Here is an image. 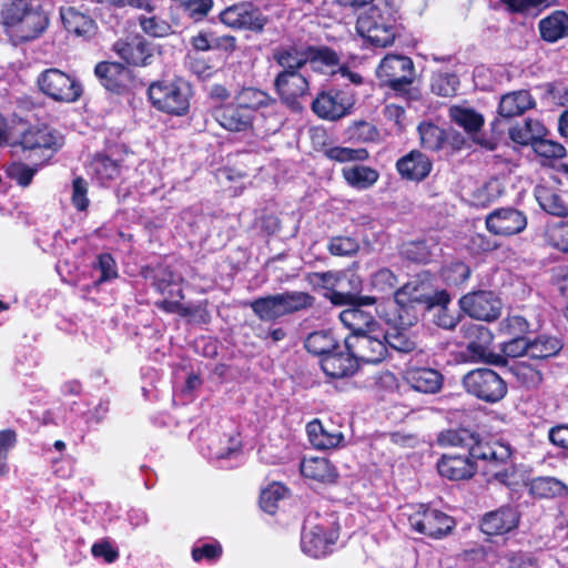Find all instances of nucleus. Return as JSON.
<instances>
[{
	"instance_id": "1",
	"label": "nucleus",
	"mask_w": 568,
	"mask_h": 568,
	"mask_svg": "<svg viewBox=\"0 0 568 568\" xmlns=\"http://www.w3.org/2000/svg\"><path fill=\"white\" fill-rule=\"evenodd\" d=\"M348 284L353 291H332L328 298L335 305H349L351 307L339 313V320L349 331V335H359L367 332H376L379 324L374 316L362 310L363 305H373L376 298L362 296L357 292L361 288V278L355 274L348 277Z\"/></svg>"
},
{
	"instance_id": "2",
	"label": "nucleus",
	"mask_w": 568,
	"mask_h": 568,
	"mask_svg": "<svg viewBox=\"0 0 568 568\" xmlns=\"http://www.w3.org/2000/svg\"><path fill=\"white\" fill-rule=\"evenodd\" d=\"M314 301V296L306 292L287 291L255 298L250 303V307L260 320L275 321L312 307Z\"/></svg>"
},
{
	"instance_id": "3",
	"label": "nucleus",
	"mask_w": 568,
	"mask_h": 568,
	"mask_svg": "<svg viewBox=\"0 0 568 568\" xmlns=\"http://www.w3.org/2000/svg\"><path fill=\"white\" fill-rule=\"evenodd\" d=\"M152 105L171 115H184L190 108L191 87L182 79L153 82L148 89Z\"/></svg>"
},
{
	"instance_id": "4",
	"label": "nucleus",
	"mask_w": 568,
	"mask_h": 568,
	"mask_svg": "<svg viewBox=\"0 0 568 568\" xmlns=\"http://www.w3.org/2000/svg\"><path fill=\"white\" fill-rule=\"evenodd\" d=\"M395 19L386 3L373 4L358 17L356 29L372 44L385 48L395 40Z\"/></svg>"
},
{
	"instance_id": "5",
	"label": "nucleus",
	"mask_w": 568,
	"mask_h": 568,
	"mask_svg": "<svg viewBox=\"0 0 568 568\" xmlns=\"http://www.w3.org/2000/svg\"><path fill=\"white\" fill-rule=\"evenodd\" d=\"M30 12L31 6L27 0H0V26L13 45L36 38V27L24 24Z\"/></svg>"
},
{
	"instance_id": "6",
	"label": "nucleus",
	"mask_w": 568,
	"mask_h": 568,
	"mask_svg": "<svg viewBox=\"0 0 568 568\" xmlns=\"http://www.w3.org/2000/svg\"><path fill=\"white\" fill-rule=\"evenodd\" d=\"M376 75L382 85L388 87L396 93H406L415 79V67L409 57L387 54L382 59Z\"/></svg>"
},
{
	"instance_id": "7",
	"label": "nucleus",
	"mask_w": 568,
	"mask_h": 568,
	"mask_svg": "<svg viewBox=\"0 0 568 568\" xmlns=\"http://www.w3.org/2000/svg\"><path fill=\"white\" fill-rule=\"evenodd\" d=\"M466 392L480 400L496 403L507 394L505 381L490 368H477L463 377Z\"/></svg>"
},
{
	"instance_id": "8",
	"label": "nucleus",
	"mask_w": 568,
	"mask_h": 568,
	"mask_svg": "<svg viewBox=\"0 0 568 568\" xmlns=\"http://www.w3.org/2000/svg\"><path fill=\"white\" fill-rule=\"evenodd\" d=\"M384 333L379 329L359 335H348L344 341V348L352 352L357 364H378L383 362L388 353L387 345L383 338Z\"/></svg>"
},
{
	"instance_id": "9",
	"label": "nucleus",
	"mask_w": 568,
	"mask_h": 568,
	"mask_svg": "<svg viewBox=\"0 0 568 568\" xmlns=\"http://www.w3.org/2000/svg\"><path fill=\"white\" fill-rule=\"evenodd\" d=\"M355 104V93L349 87L322 91L312 102V110L321 119L338 120L348 113Z\"/></svg>"
},
{
	"instance_id": "10",
	"label": "nucleus",
	"mask_w": 568,
	"mask_h": 568,
	"mask_svg": "<svg viewBox=\"0 0 568 568\" xmlns=\"http://www.w3.org/2000/svg\"><path fill=\"white\" fill-rule=\"evenodd\" d=\"M40 90L55 101L74 102L82 94L81 84L59 69H48L38 78Z\"/></svg>"
},
{
	"instance_id": "11",
	"label": "nucleus",
	"mask_w": 568,
	"mask_h": 568,
	"mask_svg": "<svg viewBox=\"0 0 568 568\" xmlns=\"http://www.w3.org/2000/svg\"><path fill=\"white\" fill-rule=\"evenodd\" d=\"M410 527L419 534L439 539L455 527V520L445 513L420 505L408 518Z\"/></svg>"
},
{
	"instance_id": "12",
	"label": "nucleus",
	"mask_w": 568,
	"mask_h": 568,
	"mask_svg": "<svg viewBox=\"0 0 568 568\" xmlns=\"http://www.w3.org/2000/svg\"><path fill=\"white\" fill-rule=\"evenodd\" d=\"M220 20L230 28L253 32H262L267 23V18L251 2L227 7L220 13Z\"/></svg>"
},
{
	"instance_id": "13",
	"label": "nucleus",
	"mask_w": 568,
	"mask_h": 568,
	"mask_svg": "<svg viewBox=\"0 0 568 568\" xmlns=\"http://www.w3.org/2000/svg\"><path fill=\"white\" fill-rule=\"evenodd\" d=\"M459 305L470 317L491 322L499 317L503 303L493 292L478 291L464 295Z\"/></svg>"
},
{
	"instance_id": "14",
	"label": "nucleus",
	"mask_w": 568,
	"mask_h": 568,
	"mask_svg": "<svg viewBox=\"0 0 568 568\" xmlns=\"http://www.w3.org/2000/svg\"><path fill=\"white\" fill-rule=\"evenodd\" d=\"M274 89L286 106L300 111V99L308 92V81L301 71H281L274 79Z\"/></svg>"
},
{
	"instance_id": "15",
	"label": "nucleus",
	"mask_w": 568,
	"mask_h": 568,
	"mask_svg": "<svg viewBox=\"0 0 568 568\" xmlns=\"http://www.w3.org/2000/svg\"><path fill=\"white\" fill-rule=\"evenodd\" d=\"M469 455L475 464L477 460L486 462L488 464L486 473H491L494 478L505 481L508 477V473L506 468H504L510 458V452L507 447L481 443L477 437L476 444L471 446Z\"/></svg>"
},
{
	"instance_id": "16",
	"label": "nucleus",
	"mask_w": 568,
	"mask_h": 568,
	"mask_svg": "<svg viewBox=\"0 0 568 568\" xmlns=\"http://www.w3.org/2000/svg\"><path fill=\"white\" fill-rule=\"evenodd\" d=\"M487 230L498 236L521 233L527 226L526 215L514 207H501L490 212L485 220Z\"/></svg>"
},
{
	"instance_id": "17",
	"label": "nucleus",
	"mask_w": 568,
	"mask_h": 568,
	"mask_svg": "<svg viewBox=\"0 0 568 568\" xmlns=\"http://www.w3.org/2000/svg\"><path fill=\"white\" fill-rule=\"evenodd\" d=\"M112 50L128 64L145 67L151 64L153 49L151 43L141 36L119 39L112 45Z\"/></svg>"
},
{
	"instance_id": "18",
	"label": "nucleus",
	"mask_w": 568,
	"mask_h": 568,
	"mask_svg": "<svg viewBox=\"0 0 568 568\" xmlns=\"http://www.w3.org/2000/svg\"><path fill=\"white\" fill-rule=\"evenodd\" d=\"M404 382L415 392L437 394L443 388L444 376L434 368L409 364L403 372Z\"/></svg>"
},
{
	"instance_id": "19",
	"label": "nucleus",
	"mask_w": 568,
	"mask_h": 568,
	"mask_svg": "<svg viewBox=\"0 0 568 568\" xmlns=\"http://www.w3.org/2000/svg\"><path fill=\"white\" fill-rule=\"evenodd\" d=\"M334 540L333 535L327 532L323 524H314L310 517L305 519L301 547L306 555L314 558L325 556Z\"/></svg>"
},
{
	"instance_id": "20",
	"label": "nucleus",
	"mask_w": 568,
	"mask_h": 568,
	"mask_svg": "<svg viewBox=\"0 0 568 568\" xmlns=\"http://www.w3.org/2000/svg\"><path fill=\"white\" fill-rule=\"evenodd\" d=\"M94 73L106 90L118 94L125 92L132 83L131 70L122 63L99 62Z\"/></svg>"
},
{
	"instance_id": "21",
	"label": "nucleus",
	"mask_w": 568,
	"mask_h": 568,
	"mask_svg": "<svg viewBox=\"0 0 568 568\" xmlns=\"http://www.w3.org/2000/svg\"><path fill=\"white\" fill-rule=\"evenodd\" d=\"M212 115L223 129L230 132H247L253 128L254 116L234 101L215 106Z\"/></svg>"
},
{
	"instance_id": "22",
	"label": "nucleus",
	"mask_w": 568,
	"mask_h": 568,
	"mask_svg": "<svg viewBox=\"0 0 568 568\" xmlns=\"http://www.w3.org/2000/svg\"><path fill=\"white\" fill-rule=\"evenodd\" d=\"M518 523V511L510 506H503L483 516L480 529L489 536L504 535L515 529Z\"/></svg>"
},
{
	"instance_id": "23",
	"label": "nucleus",
	"mask_w": 568,
	"mask_h": 568,
	"mask_svg": "<svg viewBox=\"0 0 568 568\" xmlns=\"http://www.w3.org/2000/svg\"><path fill=\"white\" fill-rule=\"evenodd\" d=\"M273 60L282 71H301L311 59L308 45L282 43L272 52Z\"/></svg>"
},
{
	"instance_id": "24",
	"label": "nucleus",
	"mask_w": 568,
	"mask_h": 568,
	"mask_svg": "<svg viewBox=\"0 0 568 568\" xmlns=\"http://www.w3.org/2000/svg\"><path fill=\"white\" fill-rule=\"evenodd\" d=\"M321 367L326 376L332 378H344L352 376L358 368V364L352 352L342 349L332 352L320 361Z\"/></svg>"
},
{
	"instance_id": "25",
	"label": "nucleus",
	"mask_w": 568,
	"mask_h": 568,
	"mask_svg": "<svg viewBox=\"0 0 568 568\" xmlns=\"http://www.w3.org/2000/svg\"><path fill=\"white\" fill-rule=\"evenodd\" d=\"M433 164L429 158L418 150H413L396 162V169L403 179L409 181H423L430 171Z\"/></svg>"
},
{
	"instance_id": "26",
	"label": "nucleus",
	"mask_w": 568,
	"mask_h": 568,
	"mask_svg": "<svg viewBox=\"0 0 568 568\" xmlns=\"http://www.w3.org/2000/svg\"><path fill=\"white\" fill-rule=\"evenodd\" d=\"M438 473L450 480L470 478L476 471V465L469 453L467 455H444L437 463Z\"/></svg>"
},
{
	"instance_id": "27",
	"label": "nucleus",
	"mask_w": 568,
	"mask_h": 568,
	"mask_svg": "<svg viewBox=\"0 0 568 568\" xmlns=\"http://www.w3.org/2000/svg\"><path fill=\"white\" fill-rule=\"evenodd\" d=\"M63 145L64 135L60 131L48 125L38 128V168L49 164Z\"/></svg>"
},
{
	"instance_id": "28",
	"label": "nucleus",
	"mask_w": 568,
	"mask_h": 568,
	"mask_svg": "<svg viewBox=\"0 0 568 568\" xmlns=\"http://www.w3.org/2000/svg\"><path fill=\"white\" fill-rule=\"evenodd\" d=\"M60 17L64 28L77 37L90 40L97 33L98 27L94 20L73 7L61 8Z\"/></svg>"
},
{
	"instance_id": "29",
	"label": "nucleus",
	"mask_w": 568,
	"mask_h": 568,
	"mask_svg": "<svg viewBox=\"0 0 568 568\" xmlns=\"http://www.w3.org/2000/svg\"><path fill=\"white\" fill-rule=\"evenodd\" d=\"M9 130V141L6 146H10L14 154L36 149V131L33 126L22 118H13Z\"/></svg>"
},
{
	"instance_id": "30",
	"label": "nucleus",
	"mask_w": 568,
	"mask_h": 568,
	"mask_svg": "<svg viewBox=\"0 0 568 568\" xmlns=\"http://www.w3.org/2000/svg\"><path fill=\"white\" fill-rule=\"evenodd\" d=\"M300 469L304 477L324 484L334 483L338 476L336 467L325 457H304Z\"/></svg>"
},
{
	"instance_id": "31",
	"label": "nucleus",
	"mask_w": 568,
	"mask_h": 568,
	"mask_svg": "<svg viewBox=\"0 0 568 568\" xmlns=\"http://www.w3.org/2000/svg\"><path fill=\"white\" fill-rule=\"evenodd\" d=\"M535 100L527 90H518L501 95L498 104V114L510 119L524 114L535 106Z\"/></svg>"
},
{
	"instance_id": "32",
	"label": "nucleus",
	"mask_w": 568,
	"mask_h": 568,
	"mask_svg": "<svg viewBox=\"0 0 568 568\" xmlns=\"http://www.w3.org/2000/svg\"><path fill=\"white\" fill-rule=\"evenodd\" d=\"M540 38L549 43L568 36V13L564 10H556L538 23Z\"/></svg>"
},
{
	"instance_id": "33",
	"label": "nucleus",
	"mask_w": 568,
	"mask_h": 568,
	"mask_svg": "<svg viewBox=\"0 0 568 568\" xmlns=\"http://www.w3.org/2000/svg\"><path fill=\"white\" fill-rule=\"evenodd\" d=\"M306 432L311 444L317 449L335 448L344 439L342 432L324 426L318 419L310 422Z\"/></svg>"
},
{
	"instance_id": "34",
	"label": "nucleus",
	"mask_w": 568,
	"mask_h": 568,
	"mask_svg": "<svg viewBox=\"0 0 568 568\" xmlns=\"http://www.w3.org/2000/svg\"><path fill=\"white\" fill-rule=\"evenodd\" d=\"M394 301L403 311L412 308L414 304L430 302V294L423 283L410 281L394 292Z\"/></svg>"
},
{
	"instance_id": "35",
	"label": "nucleus",
	"mask_w": 568,
	"mask_h": 568,
	"mask_svg": "<svg viewBox=\"0 0 568 568\" xmlns=\"http://www.w3.org/2000/svg\"><path fill=\"white\" fill-rule=\"evenodd\" d=\"M234 102L254 118L258 109L276 105L275 99L268 93L253 87L239 90L234 97Z\"/></svg>"
},
{
	"instance_id": "36",
	"label": "nucleus",
	"mask_w": 568,
	"mask_h": 568,
	"mask_svg": "<svg viewBox=\"0 0 568 568\" xmlns=\"http://www.w3.org/2000/svg\"><path fill=\"white\" fill-rule=\"evenodd\" d=\"M450 120L463 128L467 134L478 133L485 124V118L473 108L455 104L448 110Z\"/></svg>"
},
{
	"instance_id": "37",
	"label": "nucleus",
	"mask_w": 568,
	"mask_h": 568,
	"mask_svg": "<svg viewBox=\"0 0 568 568\" xmlns=\"http://www.w3.org/2000/svg\"><path fill=\"white\" fill-rule=\"evenodd\" d=\"M545 125L536 119L528 118L523 124H516L509 129V139L520 145H528L546 135Z\"/></svg>"
},
{
	"instance_id": "38",
	"label": "nucleus",
	"mask_w": 568,
	"mask_h": 568,
	"mask_svg": "<svg viewBox=\"0 0 568 568\" xmlns=\"http://www.w3.org/2000/svg\"><path fill=\"white\" fill-rule=\"evenodd\" d=\"M342 175L348 185L358 190L369 189L379 178L377 170L361 164L343 168Z\"/></svg>"
},
{
	"instance_id": "39",
	"label": "nucleus",
	"mask_w": 568,
	"mask_h": 568,
	"mask_svg": "<svg viewBox=\"0 0 568 568\" xmlns=\"http://www.w3.org/2000/svg\"><path fill=\"white\" fill-rule=\"evenodd\" d=\"M535 196L540 207L547 213L556 216H566L568 214V206L555 189L538 185L535 189Z\"/></svg>"
},
{
	"instance_id": "40",
	"label": "nucleus",
	"mask_w": 568,
	"mask_h": 568,
	"mask_svg": "<svg viewBox=\"0 0 568 568\" xmlns=\"http://www.w3.org/2000/svg\"><path fill=\"white\" fill-rule=\"evenodd\" d=\"M304 346L311 354L324 358V356L329 355L334 351H337L341 345L332 332L317 331L311 333L306 337Z\"/></svg>"
},
{
	"instance_id": "41",
	"label": "nucleus",
	"mask_w": 568,
	"mask_h": 568,
	"mask_svg": "<svg viewBox=\"0 0 568 568\" xmlns=\"http://www.w3.org/2000/svg\"><path fill=\"white\" fill-rule=\"evenodd\" d=\"M562 348L561 342L552 336L539 335L529 339L528 357L534 359H546L556 356Z\"/></svg>"
},
{
	"instance_id": "42",
	"label": "nucleus",
	"mask_w": 568,
	"mask_h": 568,
	"mask_svg": "<svg viewBox=\"0 0 568 568\" xmlns=\"http://www.w3.org/2000/svg\"><path fill=\"white\" fill-rule=\"evenodd\" d=\"M531 493L539 498H554L568 494V487L555 477H539L531 481Z\"/></svg>"
},
{
	"instance_id": "43",
	"label": "nucleus",
	"mask_w": 568,
	"mask_h": 568,
	"mask_svg": "<svg viewBox=\"0 0 568 568\" xmlns=\"http://www.w3.org/2000/svg\"><path fill=\"white\" fill-rule=\"evenodd\" d=\"M477 435L466 428L447 429L438 435L437 442L440 446H453L467 448L470 453V448L476 444Z\"/></svg>"
},
{
	"instance_id": "44",
	"label": "nucleus",
	"mask_w": 568,
	"mask_h": 568,
	"mask_svg": "<svg viewBox=\"0 0 568 568\" xmlns=\"http://www.w3.org/2000/svg\"><path fill=\"white\" fill-rule=\"evenodd\" d=\"M194 22L203 21L214 7L213 0H172Z\"/></svg>"
},
{
	"instance_id": "45",
	"label": "nucleus",
	"mask_w": 568,
	"mask_h": 568,
	"mask_svg": "<svg viewBox=\"0 0 568 568\" xmlns=\"http://www.w3.org/2000/svg\"><path fill=\"white\" fill-rule=\"evenodd\" d=\"M459 79L455 73L435 72L430 79L432 92L440 97H452L457 92Z\"/></svg>"
},
{
	"instance_id": "46",
	"label": "nucleus",
	"mask_w": 568,
	"mask_h": 568,
	"mask_svg": "<svg viewBox=\"0 0 568 568\" xmlns=\"http://www.w3.org/2000/svg\"><path fill=\"white\" fill-rule=\"evenodd\" d=\"M420 144L424 149L438 151L446 140L445 131L437 125L426 123L418 126Z\"/></svg>"
},
{
	"instance_id": "47",
	"label": "nucleus",
	"mask_w": 568,
	"mask_h": 568,
	"mask_svg": "<svg viewBox=\"0 0 568 568\" xmlns=\"http://www.w3.org/2000/svg\"><path fill=\"white\" fill-rule=\"evenodd\" d=\"M470 267L460 261L450 262L442 268V277L449 286H459L470 276Z\"/></svg>"
},
{
	"instance_id": "48",
	"label": "nucleus",
	"mask_w": 568,
	"mask_h": 568,
	"mask_svg": "<svg viewBox=\"0 0 568 568\" xmlns=\"http://www.w3.org/2000/svg\"><path fill=\"white\" fill-rule=\"evenodd\" d=\"M325 155L336 162H356V161H365L368 159L369 153L364 148H344V146H333L325 150Z\"/></svg>"
},
{
	"instance_id": "49",
	"label": "nucleus",
	"mask_w": 568,
	"mask_h": 568,
	"mask_svg": "<svg viewBox=\"0 0 568 568\" xmlns=\"http://www.w3.org/2000/svg\"><path fill=\"white\" fill-rule=\"evenodd\" d=\"M529 329L530 325L527 320L519 315L508 316L499 323V333L508 339L525 337Z\"/></svg>"
},
{
	"instance_id": "50",
	"label": "nucleus",
	"mask_w": 568,
	"mask_h": 568,
	"mask_svg": "<svg viewBox=\"0 0 568 568\" xmlns=\"http://www.w3.org/2000/svg\"><path fill=\"white\" fill-rule=\"evenodd\" d=\"M397 284L396 274L387 267L377 270L371 276V286L379 293H394Z\"/></svg>"
},
{
	"instance_id": "51",
	"label": "nucleus",
	"mask_w": 568,
	"mask_h": 568,
	"mask_svg": "<svg viewBox=\"0 0 568 568\" xmlns=\"http://www.w3.org/2000/svg\"><path fill=\"white\" fill-rule=\"evenodd\" d=\"M517 381L528 388L537 387L542 382L541 372L526 362H519L513 367Z\"/></svg>"
},
{
	"instance_id": "52",
	"label": "nucleus",
	"mask_w": 568,
	"mask_h": 568,
	"mask_svg": "<svg viewBox=\"0 0 568 568\" xmlns=\"http://www.w3.org/2000/svg\"><path fill=\"white\" fill-rule=\"evenodd\" d=\"M383 338L385 339L387 347L389 346L399 353H410L417 346L416 342L409 337L406 331L397 328L384 334Z\"/></svg>"
},
{
	"instance_id": "53",
	"label": "nucleus",
	"mask_w": 568,
	"mask_h": 568,
	"mask_svg": "<svg viewBox=\"0 0 568 568\" xmlns=\"http://www.w3.org/2000/svg\"><path fill=\"white\" fill-rule=\"evenodd\" d=\"M139 24L142 31L151 37L162 38L172 33L170 23L156 16H140Z\"/></svg>"
},
{
	"instance_id": "54",
	"label": "nucleus",
	"mask_w": 568,
	"mask_h": 568,
	"mask_svg": "<svg viewBox=\"0 0 568 568\" xmlns=\"http://www.w3.org/2000/svg\"><path fill=\"white\" fill-rule=\"evenodd\" d=\"M286 493V488L278 484L274 483L270 485L267 488L262 490L260 497L261 508L268 514H274L277 508V503L284 497Z\"/></svg>"
},
{
	"instance_id": "55",
	"label": "nucleus",
	"mask_w": 568,
	"mask_h": 568,
	"mask_svg": "<svg viewBox=\"0 0 568 568\" xmlns=\"http://www.w3.org/2000/svg\"><path fill=\"white\" fill-rule=\"evenodd\" d=\"M327 248L333 255L351 256L358 252L359 243L354 237L338 235L331 237Z\"/></svg>"
},
{
	"instance_id": "56",
	"label": "nucleus",
	"mask_w": 568,
	"mask_h": 568,
	"mask_svg": "<svg viewBox=\"0 0 568 568\" xmlns=\"http://www.w3.org/2000/svg\"><path fill=\"white\" fill-rule=\"evenodd\" d=\"M92 169L101 182L112 180L119 174L118 163L104 155H98L94 158Z\"/></svg>"
},
{
	"instance_id": "57",
	"label": "nucleus",
	"mask_w": 568,
	"mask_h": 568,
	"mask_svg": "<svg viewBox=\"0 0 568 568\" xmlns=\"http://www.w3.org/2000/svg\"><path fill=\"white\" fill-rule=\"evenodd\" d=\"M402 255L408 261L416 263H427L432 257V253L426 241H416L404 244Z\"/></svg>"
},
{
	"instance_id": "58",
	"label": "nucleus",
	"mask_w": 568,
	"mask_h": 568,
	"mask_svg": "<svg viewBox=\"0 0 568 568\" xmlns=\"http://www.w3.org/2000/svg\"><path fill=\"white\" fill-rule=\"evenodd\" d=\"M532 149L539 156L546 159L557 160L566 156V149L562 144L552 140L544 139V136L539 138L534 143Z\"/></svg>"
},
{
	"instance_id": "59",
	"label": "nucleus",
	"mask_w": 568,
	"mask_h": 568,
	"mask_svg": "<svg viewBox=\"0 0 568 568\" xmlns=\"http://www.w3.org/2000/svg\"><path fill=\"white\" fill-rule=\"evenodd\" d=\"M17 436L12 429L0 430V476H4L9 471L7 463L8 453L14 446Z\"/></svg>"
},
{
	"instance_id": "60",
	"label": "nucleus",
	"mask_w": 568,
	"mask_h": 568,
	"mask_svg": "<svg viewBox=\"0 0 568 568\" xmlns=\"http://www.w3.org/2000/svg\"><path fill=\"white\" fill-rule=\"evenodd\" d=\"M36 170L21 162H14L7 169V175L20 186L31 184Z\"/></svg>"
},
{
	"instance_id": "61",
	"label": "nucleus",
	"mask_w": 568,
	"mask_h": 568,
	"mask_svg": "<svg viewBox=\"0 0 568 568\" xmlns=\"http://www.w3.org/2000/svg\"><path fill=\"white\" fill-rule=\"evenodd\" d=\"M308 49L311 53L308 62L313 64L314 69H317L320 64L325 67H335L338 64L339 59L335 51L328 48L315 49L310 45Z\"/></svg>"
},
{
	"instance_id": "62",
	"label": "nucleus",
	"mask_w": 568,
	"mask_h": 568,
	"mask_svg": "<svg viewBox=\"0 0 568 568\" xmlns=\"http://www.w3.org/2000/svg\"><path fill=\"white\" fill-rule=\"evenodd\" d=\"M72 203L79 211H84L89 206L88 182L77 176L72 182Z\"/></svg>"
},
{
	"instance_id": "63",
	"label": "nucleus",
	"mask_w": 568,
	"mask_h": 568,
	"mask_svg": "<svg viewBox=\"0 0 568 568\" xmlns=\"http://www.w3.org/2000/svg\"><path fill=\"white\" fill-rule=\"evenodd\" d=\"M548 239L556 248L568 252V223H559L548 231Z\"/></svg>"
},
{
	"instance_id": "64",
	"label": "nucleus",
	"mask_w": 568,
	"mask_h": 568,
	"mask_svg": "<svg viewBox=\"0 0 568 568\" xmlns=\"http://www.w3.org/2000/svg\"><path fill=\"white\" fill-rule=\"evenodd\" d=\"M529 339L525 337L509 338L503 343V353L508 357L528 356Z\"/></svg>"
}]
</instances>
